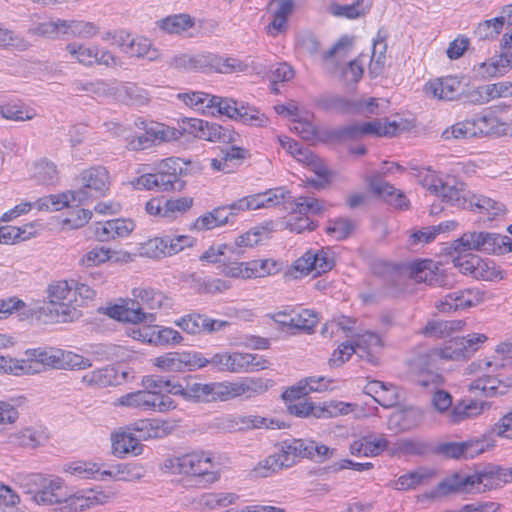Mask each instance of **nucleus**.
I'll list each match as a JSON object with an SVG mask.
<instances>
[{
  "label": "nucleus",
  "mask_w": 512,
  "mask_h": 512,
  "mask_svg": "<svg viewBox=\"0 0 512 512\" xmlns=\"http://www.w3.org/2000/svg\"><path fill=\"white\" fill-rule=\"evenodd\" d=\"M380 291L385 298H398L408 290V279L432 287L448 288L453 279L431 259H421L402 265L388 266Z\"/></svg>",
  "instance_id": "1"
},
{
  "label": "nucleus",
  "mask_w": 512,
  "mask_h": 512,
  "mask_svg": "<svg viewBox=\"0 0 512 512\" xmlns=\"http://www.w3.org/2000/svg\"><path fill=\"white\" fill-rule=\"evenodd\" d=\"M202 171L203 165L198 161L166 158L157 165L154 173L141 175L132 183L136 189L182 191L186 186L182 177L197 175Z\"/></svg>",
  "instance_id": "2"
},
{
  "label": "nucleus",
  "mask_w": 512,
  "mask_h": 512,
  "mask_svg": "<svg viewBox=\"0 0 512 512\" xmlns=\"http://www.w3.org/2000/svg\"><path fill=\"white\" fill-rule=\"evenodd\" d=\"M505 483H507L505 468L489 463L477 468L471 475L456 472L446 477L438 483L431 497L482 492Z\"/></svg>",
  "instance_id": "3"
},
{
  "label": "nucleus",
  "mask_w": 512,
  "mask_h": 512,
  "mask_svg": "<svg viewBox=\"0 0 512 512\" xmlns=\"http://www.w3.org/2000/svg\"><path fill=\"white\" fill-rule=\"evenodd\" d=\"M26 356L25 359L0 356V372L20 376L39 373L45 367L60 369L63 366L61 364V349H29L26 351Z\"/></svg>",
  "instance_id": "4"
},
{
  "label": "nucleus",
  "mask_w": 512,
  "mask_h": 512,
  "mask_svg": "<svg viewBox=\"0 0 512 512\" xmlns=\"http://www.w3.org/2000/svg\"><path fill=\"white\" fill-rule=\"evenodd\" d=\"M215 112L244 125L254 127H265L269 122L268 117L261 113L258 108L248 103L238 102L233 98L211 96L203 109V113L215 115Z\"/></svg>",
  "instance_id": "5"
},
{
  "label": "nucleus",
  "mask_w": 512,
  "mask_h": 512,
  "mask_svg": "<svg viewBox=\"0 0 512 512\" xmlns=\"http://www.w3.org/2000/svg\"><path fill=\"white\" fill-rule=\"evenodd\" d=\"M449 249V254L476 250L488 254L503 255L512 251V239L509 236L485 231H472L464 233L454 240Z\"/></svg>",
  "instance_id": "6"
},
{
  "label": "nucleus",
  "mask_w": 512,
  "mask_h": 512,
  "mask_svg": "<svg viewBox=\"0 0 512 512\" xmlns=\"http://www.w3.org/2000/svg\"><path fill=\"white\" fill-rule=\"evenodd\" d=\"M173 389L175 390H172V395L196 403L226 401L225 382L201 383L193 376H186L177 380Z\"/></svg>",
  "instance_id": "7"
},
{
  "label": "nucleus",
  "mask_w": 512,
  "mask_h": 512,
  "mask_svg": "<svg viewBox=\"0 0 512 512\" xmlns=\"http://www.w3.org/2000/svg\"><path fill=\"white\" fill-rule=\"evenodd\" d=\"M73 286L67 281H59L48 287L49 304L42 308L56 322H71L81 316V312L70 302Z\"/></svg>",
  "instance_id": "8"
},
{
  "label": "nucleus",
  "mask_w": 512,
  "mask_h": 512,
  "mask_svg": "<svg viewBox=\"0 0 512 512\" xmlns=\"http://www.w3.org/2000/svg\"><path fill=\"white\" fill-rule=\"evenodd\" d=\"M353 45V39L347 35L342 36L327 51L321 52V42L318 36L311 32L305 31L299 33L296 37L295 47L304 54L312 58L320 56L321 61L325 64L333 61L336 57H345Z\"/></svg>",
  "instance_id": "9"
},
{
  "label": "nucleus",
  "mask_w": 512,
  "mask_h": 512,
  "mask_svg": "<svg viewBox=\"0 0 512 512\" xmlns=\"http://www.w3.org/2000/svg\"><path fill=\"white\" fill-rule=\"evenodd\" d=\"M80 187L71 191L73 202L84 204L90 198H99L109 189V173L105 167L96 166L83 170L77 178Z\"/></svg>",
  "instance_id": "10"
},
{
  "label": "nucleus",
  "mask_w": 512,
  "mask_h": 512,
  "mask_svg": "<svg viewBox=\"0 0 512 512\" xmlns=\"http://www.w3.org/2000/svg\"><path fill=\"white\" fill-rule=\"evenodd\" d=\"M300 439H285L279 443V451L268 456L254 469L257 477L265 478L284 468L292 467L301 457Z\"/></svg>",
  "instance_id": "11"
},
{
  "label": "nucleus",
  "mask_w": 512,
  "mask_h": 512,
  "mask_svg": "<svg viewBox=\"0 0 512 512\" xmlns=\"http://www.w3.org/2000/svg\"><path fill=\"white\" fill-rule=\"evenodd\" d=\"M165 467L173 474L201 476L207 482H214L217 479L215 473L210 471L213 467L212 458L204 453H189L168 459Z\"/></svg>",
  "instance_id": "12"
},
{
  "label": "nucleus",
  "mask_w": 512,
  "mask_h": 512,
  "mask_svg": "<svg viewBox=\"0 0 512 512\" xmlns=\"http://www.w3.org/2000/svg\"><path fill=\"white\" fill-rule=\"evenodd\" d=\"M119 404L126 407L138 408L143 411L166 412L175 408L171 397H160L144 390H138L123 395Z\"/></svg>",
  "instance_id": "13"
},
{
  "label": "nucleus",
  "mask_w": 512,
  "mask_h": 512,
  "mask_svg": "<svg viewBox=\"0 0 512 512\" xmlns=\"http://www.w3.org/2000/svg\"><path fill=\"white\" fill-rule=\"evenodd\" d=\"M453 184L449 181L443 182L438 179L433 181L429 186L428 190L434 195L440 197L443 202L450 204L462 209H468L473 207V201L468 198V192L465 190V184L460 182L457 183L453 179Z\"/></svg>",
  "instance_id": "14"
},
{
  "label": "nucleus",
  "mask_w": 512,
  "mask_h": 512,
  "mask_svg": "<svg viewBox=\"0 0 512 512\" xmlns=\"http://www.w3.org/2000/svg\"><path fill=\"white\" fill-rule=\"evenodd\" d=\"M31 480L39 486V489L33 496L37 504L54 505L65 503L67 491L60 478L47 479L41 474H32Z\"/></svg>",
  "instance_id": "15"
},
{
  "label": "nucleus",
  "mask_w": 512,
  "mask_h": 512,
  "mask_svg": "<svg viewBox=\"0 0 512 512\" xmlns=\"http://www.w3.org/2000/svg\"><path fill=\"white\" fill-rule=\"evenodd\" d=\"M369 191L385 203L396 209L405 210L409 208V200L403 191L396 189L392 184L383 179L381 174H373L366 178Z\"/></svg>",
  "instance_id": "16"
},
{
  "label": "nucleus",
  "mask_w": 512,
  "mask_h": 512,
  "mask_svg": "<svg viewBox=\"0 0 512 512\" xmlns=\"http://www.w3.org/2000/svg\"><path fill=\"white\" fill-rule=\"evenodd\" d=\"M487 340L484 334L473 333L467 337H456L451 339L441 350V356L448 360H466L469 359L479 345Z\"/></svg>",
  "instance_id": "17"
},
{
  "label": "nucleus",
  "mask_w": 512,
  "mask_h": 512,
  "mask_svg": "<svg viewBox=\"0 0 512 512\" xmlns=\"http://www.w3.org/2000/svg\"><path fill=\"white\" fill-rule=\"evenodd\" d=\"M244 65L235 58H223L213 53L192 55L193 71H214L218 73H233L243 71Z\"/></svg>",
  "instance_id": "18"
},
{
  "label": "nucleus",
  "mask_w": 512,
  "mask_h": 512,
  "mask_svg": "<svg viewBox=\"0 0 512 512\" xmlns=\"http://www.w3.org/2000/svg\"><path fill=\"white\" fill-rule=\"evenodd\" d=\"M334 264V259L322 250L317 253L307 251L302 257L295 261L293 268L296 274L294 277L306 276L312 272L314 273V277L319 276L330 271L334 267Z\"/></svg>",
  "instance_id": "19"
},
{
  "label": "nucleus",
  "mask_w": 512,
  "mask_h": 512,
  "mask_svg": "<svg viewBox=\"0 0 512 512\" xmlns=\"http://www.w3.org/2000/svg\"><path fill=\"white\" fill-rule=\"evenodd\" d=\"M273 385L271 379L247 377L239 382H225L226 401L236 397L245 396L251 398L263 394Z\"/></svg>",
  "instance_id": "20"
},
{
  "label": "nucleus",
  "mask_w": 512,
  "mask_h": 512,
  "mask_svg": "<svg viewBox=\"0 0 512 512\" xmlns=\"http://www.w3.org/2000/svg\"><path fill=\"white\" fill-rule=\"evenodd\" d=\"M104 313L117 321L132 324L142 322L153 323L156 321V315L154 313L142 312V308L137 306V302H132L131 300L120 305L115 304L106 307Z\"/></svg>",
  "instance_id": "21"
},
{
  "label": "nucleus",
  "mask_w": 512,
  "mask_h": 512,
  "mask_svg": "<svg viewBox=\"0 0 512 512\" xmlns=\"http://www.w3.org/2000/svg\"><path fill=\"white\" fill-rule=\"evenodd\" d=\"M315 103L320 110L339 115H357L362 107L356 99L333 93L320 95Z\"/></svg>",
  "instance_id": "22"
},
{
  "label": "nucleus",
  "mask_w": 512,
  "mask_h": 512,
  "mask_svg": "<svg viewBox=\"0 0 512 512\" xmlns=\"http://www.w3.org/2000/svg\"><path fill=\"white\" fill-rule=\"evenodd\" d=\"M424 412L415 406H405L393 412L388 419V427L396 431H409L423 421Z\"/></svg>",
  "instance_id": "23"
},
{
  "label": "nucleus",
  "mask_w": 512,
  "mask_h": 512,
  "mask_svg": "<svg viewBox=\"0 0 512 512\" xmlns=\"http://www.w3.org/2000/svg\"><path fill=\"white\" fill-rule=\"evenodd\" d=\"M132 293L134 299L131 301L137 302V306L142 308V312L144 309H169L173 305L171 298L152 288H134Z\"/></svg>",
  "instance_id": "24"
},
{
  "label": "nucleus",
  "mask_w": 512,
  "mask_h": 512,
  "mask_svg": "<svg viewBox=\"0 0 512 512\" xmlns=\"http://www.w3.org/2000/svg\"><path fill=\"white\" fill-rule=\"evenodd\" d=\"M512 68V51L500 50L485 62L479 64L477 73L482 78H496L506 74Z\"/></svg>",
  "instance_id": "25"
},
{
  "label": "nucleus",
  "mask_w": 512,
  "mask_h": 512,
  "mask_svg": "<svg viewBox=\"0 0 512 512\" xmlns=\"http://www.w3.org/2000/svg\"><path fill=\"white\" fill-rule=\"evenodd\" d=\"M512 95V82H497L494 84L483 85L470 92V101L474 104H483L491 99L498 97H508Z\"/></svg>",
  "instance_id": "26"
},
{
  "label": "nucleus",
  "mask_w": 512,
  "mask_h": 512,
  "mask_svg": "<svg viewBox=\"0 0 512 512\" xmlns=\"http://www.w3.org/2000/svg\"><path fill=\"white\" fill-rule=\"evenodd\" d=\"M494 435L504 437L498 434L497 423L495 428L491 431L484 433L480 437H473L463 441L464 459H473L474 457L490 450L495 446Z\"/></svg>",
  "instance_id": "27"
},
{
  "label": "nucleus",
  "mask_w": 512,
  "mask_h": 512,
  "mask_svg": "<svg viewBox=\"0 0 512 512\" xmlns=\"http://www.w3.org/2000/svg\"><path fill=\"white\" fill-rule=\"evenodd\" d=\"M82 383L89 387L105 388L120 385L118 370L113 366H106L83 375Z\"/></svg>",
  "instance_id": "28"
},
{
  "label": "nucleus",
  "mask_w": 512,
  "mask_h": 512,
  "mask_svg": "<svg viewBox=\"0 0 512 512\" xmlns=\"http://www.w3.org/2000/svg\"><path fill=\"white\" fill-rule=\"evenodd\" d=\"M145 469L138 463H118L111 465L108 470L101 472L102 476H109L117 481H135L145 475Z\"/></svg>",
  "instance_id": "29"
},
{
  "label": "nucleus",
  "mask_w": 512,
  "mask_h": 512,
  "mask_svg": "<svg viewBox=\"0 0 512 512\" xmlns=\"http://www.w3.org/2000/svg\"><path fill=\"white\" fill-rule=\"evenodd\" d=\"M460 81L455 77H448L431 81L426 85V92L431 93L440 100H453L458 95Z\"/></svg>",
  "instance_id": "30"
},
{
  "label": "nucleus",
  "mask_w": 512,
  "mask_h": 512,
  "mask_svg": "<svg viewBox=\"0 0 512 512\" xmlns=\"http://www.w3.org/2000/svg\"><path fill=\"white\" fill-rule=\"evenodd\" d=\"M230 222L227 206H219L198 217L193 226L200 231L211 230Z\"/></svg>",
  "instance_id": "31"
},
{
  "label": "nucleus",
  "mask_w": 512,
  "mask_h": 512,
  "mask_svg": "<svg viewBox=\"0 0 512 512\" xmlns=\"http://www.w3.org/2000/svg\"><path fill=\"white\" fill-rule=\"evenodd\" d=\"M466 256H457L453 259L454 266L458 267L464 274H471L474 278L488 279L492 273L486 271L487 264L484 263L478 256L469 254Z\"/></svg>",
  "instance_id": "32"
},
{
  "label": "nucleus",
  "mask_w": 512,
  "mask_h": 512,
  "mask_svg": "<svg viewBox=\"0 0 512 512\" xmlns=\"http://www.w3.org/2000/svg\"><path fill=\"white\" fill-rule=\"evenodd\" d=\"M141 384L145 391L153 393L155 396L170 397L172 388L177 385V381L162 375H146L143 376Z\"/></svg>",
  "instance_id": "33"
},
{
  "label": "nucleus",
  "mask_w": 512,
  "mask_h": 512,
  "mask_svg": "<svg viewBox=\"0 0 512 512\" xmlns=\"http://www.w3.org/2000/svg\"><path fill=\"white\" fill-rule=\"evenodd\" d=\"M434 476V470L421 468L400 476L394 487L402 491L415 489L417 486L428 483Z\"/></svg>",
  "instance_id": "34"
},
{
  "label": "nucleus",
  "mask_w": 512,
  "mask_h": 512,
  "mask_svg": "<svg viewBox=\"0 0 512 512\" xmlns=\"http://www.w3.org/2000/svg\"><path fill=\"white\" fill-rule=\"evenodd\" d=\"M301 445V457L314 460L316 462H324L335 456L336 449L329 448L328 446L318 443L311 439H300Z\"/></svg>",
  "instance_id": "35"
},
{
  "label": "nucleus",
  "mask_w": 512,
  "mask_h": 512,
  "mask_svg": "<svg viewBox=\"0 0 512 512\" xmlns=\"http://www.w3.org/2000/svg\"><path fill=\"white\" fill-rule=\"evenodd\" d=\"M287 408L290 414L297 417L329 418L335 415L326 405L321 407L316 406L313 402L301 400L288 404Z\"/></svg>",
  "instance_id": "36"
},
{
  "label": "nucleus",
  "mask_w": 512,
  "mask_h": 512,
  "mask_svg": "<svg viewBox=\"0 0 512 512\" xmlns=\"http://www.w3.org/2000/svg\"><path fill=\"white\" fill-rule=\"evenodd\" d=\"M236 136L237 133L234 130L217 123H209L208 121H204L203 128L199 134L200 139L211 142L220 141L227 144L235 142Z\"/></svg>",
  "instance_id": "37"
},
{
  "label": "nucleus",
  "mask_w": 512,
  "mask_h": 512,
  "mask_svg": "<svg viewBox=\"0 0 512 512\" xmlns=\"http://www.w3.org/2000/svg\"><path fill=\"white\" fill-rule=\"evenodd\" d=\"M112 449L116 456L132 453L139 455L142 453V445L132 433H118L112 436Z\"/></svg>",
  "instance_id": "38"
},
{
  "label": "nucleus",
  "mask_w": 512,
  "mask_h": 512,
  "mask_svg": "<svg viewBox=\"0 0 512 512\" xmlns=\"http://www.w3.org/2000/svg\"><path fill=\"white\" fill-rule=\"evenodd\" d=\"M512 385V381L507 379L504 382L493 376H486L474 380L471 385V390H481L486 396L503 395L506 393V389Z\"/></svg>",
  "instance_id": "39"
},
{
  "label": "nucleus",
  "mask_w": 512,
  "mask_h": 512,
  "mask_svg": "<svg viewBox=\"0 0 512 512\" xmlns=\"http://www.w3.org/2000/svg\"><path fill=\"white\" fill-rule=\"evenodd\" d=\"M359 129L361 138L364 135H376L378 137H393L396 135L399 129V124L396 121H389V119L386 118L384 124L382 125L380 119H375L370 122L359 124Z\"/></svg>",
  "instance_id": "40"
},
{
  "label": "nucleus",
  "mask_w": 512,
  "mask_h": 512,
  "mask_svg": "<svg viewBox=\"0 0 512 512\" xmlns=\"http://www.w3.org/2000/svg\"><path fill=\"white\" fill-rule=\"evenodd\" d=\"M388 446V440L384 437L374 439L372 441L364 438L356 440L350 445V453L355 456L373 457L379 455Z\"/></svg>",
  "instance_id": "41"
},
{
  "label": "nucleus",
  "mask_w": 512,
  "mask_h": 512,
  "mask_svg": "<svg viewBox=\"0 0 512 512\" xmlns=\"http://www.w3.org/2000/svg\"><path fill=\"white\" fill-rule=\"evenodd\" d=\"M307 166L317 176V179L308 178L306 180L307 185L317 190H321L330 184L333 173L327 169V167L317 156H314L312 160L307 164Z\"/></svg>",
  "instance_id": "42"
},
{
  "label": "nucleus",
  "mask_w": 512,
  "mask_h": 512,
  "mask_svg": "<svg viewBox=\"0 0 512 512\" xmlns=\"http://www.w3.org/2000/svg\"><path fill=\"white\" fill-rule=\"evenodd\" d=\"M271 232V228L267 226H259L255 227L246 233L238 236L235 239L234 244H231L234 246V248H237V250L233 253L237 257H241L243 254V247H253L257 244H259L262 241L261 236L263 234L268 235Z\"/></svg>",
  "instance_id": "43"
},
{
  "label": "nucleus",
  "mask_w": 512,
  "mask_h": 512,
  "mask_svg": "<svg viewBox=\"0 0 512 512\" xmlns=\"http://www.w3.org/2000/svg\"><path fill=\"white\" fill-rule=\"evenodd\" d=\"M160 29L169 34H181L194 26V20L187 14L168 16L157 22Z\"/></svg>",
  "instance_id": "44"
},
{
  "label": "nucleus",
  "mask_w": 512,
  "mask_h": 512,
  "mask_svg": "<svg viewBox=\"0 0 512 512\" xmlns=\"http://www.w3.org/2000/svg\"><path fill=\"white\" fill-rule=\"evenodd\" d=\"M183 340L181 334L170 327H158L149 328L148 342L153 343L157 346L162 345H175L179 344Z\"/></svg>",
  "instance_id": "45"
},
{
  "label": "nucleus",
  "mask_w": 512,
  "mask_h": 512,
  "mask_svg": "<svg viewBox=\"0 0 512 512\" xmlns=\"http://www.w3.org/2000/svg\"><path fill=\"white\" fill-rule=\"evenodd\" d=\"M71 199V191L51 194L39 198L34 205L39 211H58L65 207H69Z\"/></svg>",
  "instance_id": "46"
},
{
  "label": "nucleus",
  "mask_w": 512,
  "mask_h": 512,
  "mask_svg": "<svg viewBox=\"0 0 512 512\" xmlns=\"http://www.w3.org/2000/svg\"><path fill=\"white\" fill-rule=\"evenodd\" d=\"M0 112L3 118L13 121L31 120L36 116L34 109L22 103H7L1 106Z\"/></svg>",
  "instance_id": "47"
},
{
  "label": "nucleus",
  "mask_w": 512,
  "mask_h": 512,
  "mask_svg": "<svg viewBox=\"0 0 512 512\" xmlns=\"http://www.w3.org/2000/svg\"><path fill=\"white\" fill-rule=\"evenodd\" d=\"M239 425V429H252V428H270V429H281L285 427V423L274 418H265L261 416H242L238 418L236 422Z\"/></svg>",
  "instance_id": "48"
},
{
  "label": "nucleus",
  "mask_w": 512,
  "mask_h": 512,
  "mask_svg": "<svg viewBox=\"0 0 512 512\" xmlns=\"http://www.w3.org/2000/svg\"><path fill=\"white\" fill-rule=\"evenodd\" d=\"M74 91H84L96 96H108L116 93V89L103 80L95 81H75L73 83Z\"/></svg>",
  "instance_id": "49"
},
{
  "label": "nucleus",
  "mask_w": 512,
  "mask_h": 512,
  "mask_svg": "<svg viewBox=\"0 0 512 512\" xmlns=\"http://www.w3.org/2000/svg\"><path fill=\"white\" fill-rule=\"evenodd\" d=\"M353 345L356 347V353L360 358H365L368 362L375 364L373 356L368 349L371 347H380L382 345V341L378 334L366 332L361 335Z\"/></svg>",
  "instance_id": "50"
},
{
  "label": "nucleus",
  "mask_w": 512,
  "mask_h": 512,
  "mask_svg": "<svg viewBox=\"0 0 512 512\" xmlns=\"http://www.w3.org/2000/svg\"><path fill=\"white\" fill-rule=\"evenodd\" d=\"M61 25L64 27V35L90 38L97 33V28L91 22L64 20Z\"/></svg>",
  "instance_id": "51"
},
{
  "label": "nucleus",
  "mask_w": 512,
  "mask_h": 512,
  "mask_svg": "<svg viewBox=\"0 0 512 512\" xmlns=\"http://www.w3.org/2000/svg\"><path fill=\"white\" fill-rule=\"evenodd\" d=\"M63 22L64 20L57 19L55 21L38 23L37 25L30 27L28 29V34L37 35L49 39H56L60 35H64V27L60 25Z\"/></svg>",
  "instance_id": "52"
},
{
  "label": "nucleus",
  "mask_w": 512,
  "mask_h": 512,
  "mask_svg": "<svg viewBox=\"0 0 512 512\" xmlns=\"http://www.w3.org/2000/svg\"><path fill=\"white\" fill-rule=\"evenodd\" d=\"M99 500L96 496H84V495H68L67 499H65L64 505L60 507V512H79L83 511L86 508L91 507L92 505L98 503Z\"/></svg>",
  "instance_id": "53"
},
{
  "label": "nucleus",
  "mask_w": 512,
  "mask_h": 512,
  "mask_svg": "<svg viewBox=\"0 0 512 512\" xmlns=\"http://www.w3.org/2000/svg\"><path fill=\"white\" fill-rule=\"evenodd\" d=\"M126 49L127 54L131 57H143L150 61L158 58V51L151 47V43L146 38L132 39L130 41V47Z\"/></svg>",
  "instance_id": "54"
},
{
  "label": "nucleus",
  "mask_w": 512,
  "mask_h": 512,
  "mask_svg": "<svg viewBox=\"0 0 512 512\" xmlns=\"http://www.w3.org/2000/svg\"><path fill=\"white\" fill-rule=\"evenodd\" d=\"M475 126L473 121L465 120L461 122H457L452 125L450 128L444 130L442 132V138L445 140H449L451 138L455 139H467L475 137Z\"/></svg>",
  "instance_id": "55"
},
{
  "label": "nucleus",
  "mask_w": 512,
  "mask_h": 512,
  "mask_svg": "<svg viewBox=\"0 0 512 512\" xmlns=\"http://www.w3.org/2000/svg\"><path fill=\"white\" fill-rule=\"evenodd\" d=\"M387 44L385 38H378L373 43L372 58L369 65L370 73L379 75L385 65Z\"/></svg>",
  "instance_id": "56"
},
{
  "label": "nucleus",
  "mask_w": 512,
  "mask_h": 512,
  "mask_svg": "<svg viewBox=\"0 0 512 512\" xmlns=\"http://www.w3.org/2000/svg\"><path fill=\"white\" fill-rule=\"evenodd\" d=\"M325 134L328 140L335 142H345L361 138L359 124L357 123L330 129Z\"/></svg>",
  "instance_id": "57"
},
{
  "label": "nucleus",
  "mask_w": 512,
  "mask_h": 512,
  "mask_svg": "<svg viewBox=\"0 0 512 512\" xmlns=\"http://www.w3.org/2000/svg\"><path fill=\"white\" fill-rule=\"evenodd\" d=\"M318 316L313 310L303 309L300 313H297L289 318V323L292 328L312 331L318 324Z\"/></svg>",
  "instance_id": "58"
},
{
  "label": "nucleus",
  "mask_w": 512,
  "mask_h": 512,
  "mask_svg": "<svg viewBox=\"0 0 512 512\" xmlns=\"http://www.w3.org/2000/svg\"><path fill=\"white\" fill-rule=\"evenodd\" d=\"M480 411L481 408L478 407L476 402L470 401V403L466 404L462 401L453 406L448 414V418L451 423H459L462 420L479 414Z\"/></svg>",
  "instance_id": "59"
},
{
  "label": "nucleus",
  "mask_w": 512,
  "mask_h": 512,
  "mask_svg": "<svg viewBox=\"0 0 512 512\" xmlns=\"http://www.w3.org/2000/svg\"><path fill=\"white\" fill-rule=\"evenodd\" d=\"M35 179L43 185H55L58 181L56 165L50 161H41L36 165Z\"/></svg>",
  "instance_id": "60"
},
{
  "label": "nucleus",
  "mask_w": 512,
  "mask_h": 512,
  "mask_svg": "<svg viewBox=\"0 0 512 512\" xmlns=\"http://www.w3.org/2000/svg\"><path fill=\"white\" fill-rule=\"evenodd\" d=\"M363 0H357L350 5H341L333 2L330 5V12L336 17H345L348 19H355L365 14V9L362 8Z\"/></svg>",
  "instance_id": "61"
},
{
  "label": "nucleus",
  "mask_w": 512,
  "mask_h": 512,
  "mask_svg": "<svg viewBox=\"0 0 512 512\" xmlns=\"http://www.w3.org/2000/svg\"><path fill=\"white\" fill-rule=\"evenodd\" d=\"M170 241V235L163 237H156L148 240L142 247L143 254L152 257L160 258L162 256H170L166 253L168 251V245Z\"/></svg>",
  "instance_id": "62"
},
{
  "label": "nucleus",
  "mask_w": 512,
  "mask_h": 512,
  "mask_svg": "<svg viewBox=\"0 0 512 512\" xmlns=\"http://www.w3.org/2000/svg\"><path fill=\"white\" fill-rule=\"evenodd\" d=\"M147 134L153 138L154 144H160L177 139L180 132L160 123H151L150 126H147Z\"/></svg>",
  "instance_id": "63"
},
{
  "label": "nucleus",
  "mask_w": 512,
  "mask_h": 512,
  "mask_svg": "<svg viewBox=\"0 0 512 512\" xmlns=\"http://www.w3.org/2000/svg\"><path fill=\"white\" fill-rule=\"evenodd\" d=\"M354 229L355 224L353 221L341 217L331 221L330 225L326 228V232L340 241L346 239Z\"/></svg>",
  "instance_id": "64"
}]
</instances>
